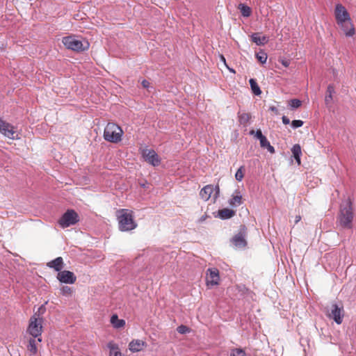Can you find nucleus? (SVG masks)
<instances>
[{
  "instance_id": "f257e3e1",
  "label": "nucleus",
  "mask_w": 356,
  "mask_h": 356,
  "mask_svg": "<svg viewBox=\"0 0 356 356\" xmlns=\"http://www.w3.org/2000/svg\"><path fill=\"white\" fill-rule=\"evenodd\" d=\"M119 229L122 232H128L134 229L137 223L134 220L133 212L128 209H122L116 212Z\"/></svg>"
},
{
  "instance_id": "f03ea898",
  "label": "nucleus",
  "mask_w": 356,
  "mask_h": 356,
  "mask_svg": "<svg viewBox=\"0 0 356 356\" xmlns=\"http://www.w3.org/2000/svg\"><path fill=\"white\" fill-rule=\"evenodd\" d=\"M62 42L66 49L77 52L86 51L90 47L88 40H79L74 35L63 37Z\"/></svg>"
},
{
  "instance_id": "7ed1b4c3",
  "label": "nucleus",
  "mask_w": 356,
  "mask_h": 356,
  "mask_svg": "<svg viewBox=\"0 0 356 356\" xmlns=\"http://www.w3.org/2000/svg\"><path fill=\"white\" fill-rule=\"evenodd\" d=\"M42 323L43 318L35 313L31 317L27 328V332L33 337L37 338L38 342H42Z\"/></svg>"
},
{
  "instance_id": "20e7f679",
  "label": "nucleus",
  "mask_w": 356,
  "mask_h": 356,
  "mask_svg": "<svg viewBox=\"0 0 356 356\" xmlns=\"http://www.w3.org/2000/svg\"><path fill=\"white\" fill-rule=\"evenodd\" d=\"M123 131L118 124L108 122L104 131V138L110 143H118L122 140Z\"/></svg>"
},
{
  "instance_id": "39448f33",
  "label": "nucleus",
  "mask_w": 356,
  "mask_h": 356,
  "mask_svg": "<svg viewBox=\"0 0 356 356\" xmlns=\"http://www.w3.org/2000/svg\"><path fill=\"white\" fill-rule=\"evenodd\" d=\"M353 218L352 202L348 199L345 204L341 206L339 220L341 225L346 227H350Z\"/></svg>"
},
{
  "instance_id": "423d86ee",
  "label": "nucleus",
  "mask_w": 356,
  "mask_h": 356,
  "mask_svg": "<svg viewBox=\"0 0 356 356\" xmlns=\"http://www.w3.org/2000/svg\"><path fill=\"white\" fill-rule=\"evenodd\" d=\"M79 221L78 213L73 209H68L58 220V224L62 228H66L74 225Z\"/></svg>"
},
{
  "instance_id": "0eeeda50",
  "label": "nucleus",
  "mask_w": 356,
  "mask_h": 356,
  "mask_svg": "<svg viewBox=\"0 0 356 356\" xmlns=\"http://www.w3.org/2000/svg\"><path fill=\"white\" fill-rule=\"evenodd\" d=\"M214 191H216V193L213 196V202H215L219 195V186H216L214 187L212 184H208L204 186L200 191V197L202 200L207 202L211 197V195L213 193Z\"/></svg>"
},
{
  "instance_id": "6e6552de",
  "label": "nucleus",
  "mask_w": 356,
  "mask_h": 356,
  "mask_svg": "<svg viewBox=\"0 0 356 356\" xmlns=\"http://www.w3.org/2000/svg\"><path fill=\"white\" fill-rule=\"evenodd\" d=\"M0 133L11 140L19 138L18 134L14 126L0 118Z\"/></svg>"
},
{
  "instance_id": "1a4fd4ad",
  "label": "nucleus",
  "mask_w": 356,
  "mask_h": 356,
  "mask_svg": "<svg viewBox=\"0 0 356 356\" xmlns=\"http://www.w3.org/2000/svg\"><path fill=\"white\" fill-rule=\"evenodd\" d=\"M220 283L219 270L216 268H209L206 273V284L209 288L218 286Z\"/></svg>"
},
{
  "instance_id": "9d476101",
  "label": "nucleus",
  "mask_w": 356,
  "mask_h": 356,
  "mask_svg": "<svg viewBox=\"0 0 356 356\" xmlns=\"http://www.w3.org/2000/svg\"><path fill=\"white\" fill-rule=\"evenodd\" d=\"M327 316L333 319L337 324H341L343 317V306H338L337 304H332L330 310L328 311Z\"/></svg>"
},
{
  "instance_id": "9b49d317",
  "label": "nucleus",
  "mask_w": 356,
  "mask_h": 356,
  "mask_svg": "<svg viewBox=\"0 0 356 356\" xmlns=\"http://www.w3.org/2000/svg\"><path fill=\"white\" fill-rule=\"evenodd\" d=\"M142 154L145 161L153 166H158L161 163V160L158 154L153 149H143Z\"/></svg>"
},
{
  "instance_id": "f8f14e48",
  "label": "nucleus",
  "mask_w": 356,
  "mask_h": 356,
  "mask_svg": "<svg viewBox=\"0 0 356 356\" xmlns=\"http://www.w3.org/2000/svg\"><path fill=\"white\" fill-rule=\"evenodd\" d=\"M334 15L337 23L344 22L346 20L350 19V15L347 10L343 5L340 3L337 4L334 10Z\"/></svg>"
},
{
  "instance_id": "ddd939ff",
  "label": "nucleus",
  "mask_w": 356,
  "mask_h": 356,
  "mask_svg": "<svg viewBox=\"0 0 356 356\" xmlns=\"http://www.w3.org/2000/svg\"><path fill=\"white\" fill-rule=\"evenodd\" d=\"M57 279L62 283L74 284L76 277L74 274L70 270H63L58 273Z\"/></svg>"
},
{
  "instance_id": "4468645a",
  "label": "nucleus",
  "mask_w": 356,
  "mask_h": 356,
  "mask_svg": "<svg viewBox=\"0 0 356 356\" xmlns=\"http://www.w3.org/2000/svg\"><path fill=\"white\" fill-rule=\"evenodd\" d=\"M147 346V343L140 339H133L129 343V349L132 353H137L143 350Z\"/></svg>"
},
{
  "instance_id": "2eb2a0df",
  "label": "nucleus",
  "mask_w": 356,
  "mask_h": 356,
  "mask_svg": "<svg viewBox=\"0 0 356 356\" xmlns=\"http://www.w3.org/2000/svg\"><path fill=\"white\" fill-rule=\"evenodd\" d=\"M341 28L346 36L350 37L355 34V29L350 19L344 21V22L337 23Z\"/></svg>"
},
{
  "instance_id": "dca6fc26",
  "label": "nucleus",
  "mask_w": 356,
  "mask_h": 356,
  "mask_svg": "<svg viewBox=\"0 0 356 356\" xmlns=\"http://www.w3.org/2000/svg\"><path fill=\"white\" fill-rule=\"evenodd\" d=\"M228 202L232 207H237L241 205L243 203V201L241 192L238 190L235 191L232 195V197L229 200Z\"/></svg>"
},
{
  "instance_id": "f3484780",
  "label": "nucleus",
  "mask_w": 356,
  "mask_h": 356,
  "mask_svg": "<svg viewBox=\"0 0 356 356\" xmlns=\"http://www.w3.org/2000/svg\"><path fill=\"white\" fill-rule=\"evenodd\" d=\"M232 242L236 248H244L247 245V242L245 239V234L242 232H239L238 234H236L232 238Z\"/></svg>"
},
{
  "instance_id": "a211bd4d",
  "label": "nucleus",
  "mask_w": 356,
  "mask_h": 356,
  "mask_svg": "<svg viewBox=\"0 0 356 356\" xmlns=\"http://www.w3.org/2000/svg\"><path fill=\"white\" fill-rule=\"evenodd\" d=\"M47 266L51 268H54L56 271L59 273L64 267L63 259L61 257H58L55 259L48 262Z\"/></svg>"
},
{
  "instance_id": "6ab92c4d",
  "label": "nucleus",
  "mask_w": 356,
  "mask_h": 356,
  "mask_svg": "<svg viewBox=\"0 0 356 356\" xmlns=\"http://www.w3.org/2000/svg\"><path fill=\"white\" fill-rule=\"evenodd\" d=\"M236 214V211L234 210L225 208L218 210V216L222 220L229 219L234 217Z\"/></svg>"
},
{
  "instance_id": "aec40b11",
  "label": "nucleus",
  "mask_w": 356,
  "mask_h": 356,
  "mask_svg": "<svg viewBox=\"0 0 356 356\" xmlns=\"http://www.w3.org/2000/svg\"><path fill=\"white\" fill-rule=\"evenodd\" d=\"M40 342L37 341V338L32 337L29 340L27 350L31 355H35L38 353V344Z\"/></svg>"
},
{
  "instance_id": "412c9836",
  "label": "nucleus",
  "mask_w": 356,
  "mask_h": 356,
  "mask_svg": "<svg viewBox=\"0 0 356 356\" xmlns=\"http://www.w3.org/2000/svg\"><path fill=\"white\" fill-rule=\"evenodd\" d=\"M291 152L294 159H296L298 165H300V156L302 155L301 147L299 144H296L293 146Z\"/></svg>"
},
{
  "instance_id": "4be33fe9",
  "label": "nucleus",
  "mask_w": 356,
  "mask_h": 356,
  "mask_svg": "<svg viewBox=\"0 0 356 356\" xmlns=\"http://www.w3.org/2000/svg\"><path fill=\"white\" fill-rule=\"evenodd\" d=\"M107 346L109 349V356H122L118 344L113 341H110Z\"/></svg>"
},
{
  "instance_id": "5701e85b",
  "label": "nucleus",
  "mask_w": 356,
  "mask_h": 356,
  "mask_svg": "<svg viewBox=\"0 0 356 356\" xmlns=\"http://www.w3.org/2000/svg\"><path fill=\"white\" fill-rule=\"evenodd\" d=\"M111 323L115 328H122L125 325V321L119 319L117 314H113L111 318Z\"/></svg>"
},
{
  "instance_id": "b1692460",
  "label": "nucleus",
  "mask_w": 356,
  "mask_h": 356,
  "mask_svg": "<svg viewBox=\"0 0 356 356\" xmlns=\"http://www.w3.org/2000/svg\"><path fill=\"white\" fill-rule=\"evenodd\" d=\"M251 38L252 41L257 45H264L268 42V39L266 36L261 37L258 33H253Z\"/></svg>"
},
{
  "instance_id": "393cba45",
  "label": "nucleus",
  "mask_w": 356,
  "mask_h": 356,
  "mask_svg": "<svg viewBox=\"0 0 356 356\" xmlns=\"http://www.w3.org/2000/svg\"><path fill=\"white\" fill-rule=\"evenodd\" d=\"M334 93V87L333 85H329L327 88L325 102L327 105L330 104L332 102V95Z\"/></svg>"
},
{
  "instance_id": "a878e982",
  "label": "nucleus",
  "mask_w": 356,
  "mask_h": 356,
  "mask_svg": "<svg viewBox=\"0 0 356 356\" xmlns=\"http://www.w3.org/2000/svg\"><path fill=\"white\" fill-rule=\"evenodd\" d=\"M249 83L252 89V92L256 95H260L261 94V90L258 86L256 80L254 79H250L249 80Z\"/></svg>"
},
{
  "instance_id": "bb28decb",
  "label": "nucleus",
  "mask_w": 356,
  "mask_h": 356,
  "mask_svg": "<svg viewBox=\"0 0 356 356\" xmlns=\"http://www.w3.org/2000/svg\"><path fill=\"white\" fill-rule=\"evenodd\" d=\"M251 118V115L248 113H238V121L242 124H247Z\"/></svg>"
},
{
  "instance_id": "cd10ccee",
  "label": "nucleus",
  "mask_w": 356,
  "mask_h": 356,
  "mask_svg": "<svg viewBox=\"0 0 356 356\" xmlns=\"http://www.w3.org/2000/svg\"><path fill=\"white\" fill-rule=\"evenodd\" d=\"M238 8L243 17H249L251 15V9L246 5L241 3L238 6Z\"/></svg>"
},
{
  "instance_id": "c85d7f7f",
  "label": "nucleus",
  "mask_w": 356,
  "mask_h": 356,
  "mask_svg": "<svg viewBox=\"0 0 356 356\" xmlns=\"http://www.w3.org/2000/svg\"><path fill=\"white\" fill-rule=\"evenodd\" d=\"M288 104L291 109H294L300 107L302 102L298 99H292L288 102Z\"/></svg>"
},
{
  "instance_id": "c756f323",
  "label": "nucleus",
  "mask_w": 356,
  "mask_h": 356,
  "mask_svg": "<svg viewBox=\"0 0 356 356\" xmlns=\"http://www.w3.org/2000/svg\"><path fill=\"white\" fill-rule=\"evenodd\" d=\"M257 59L262 64L266 63L267 60V54L263 51H260L256 54Z\"/></svg>"
},
{
  "instance_id": "7c9ffc66",
  "label": "nucleus",
  "mask_w": 356,
  "mask_h": 356,
  "mask_svg": "<svg viewBox=\"0 0 356 356\" xmlns=\"http://www.w3.org/2000/svg\"><path fill=\"white\" fill-rule=\"evenodd\" d=\"M245 168L241 166L235 174V178L237 181H241L244 177Z\"/></svg>"
},
{
  "instance_id": "2f4dec72",
  "label": "nucleus",
  "mask_w": 356,
  "mask_h": 356,
  "mask_svg": "<svg viewBox=\"0 0 356 356\" xmlns=\"http://www.w3.org/2000/svg\"><path fill=\"white\" fill-rule=\"evenodd\" d=\"M230 356H245V353L242 348H234L232 350Z\"/></svg>"
},
{
  "instance_id": "473e14b6",
  "label": "nucleus",
  "mask_w": 356,
  "mask_h": 356,
  "mask_svg": "<svg viewBox=\"0 0 356 356\" xmlns=\"http://www.w3.org/2000/svg\"><path fill=\"white\" fill-rule=\"evenodd\" d=\"M177 330L179 334H186L190 332V329L184 325L178 326Z\"/></svg>"
},
{
  "instance_id": "72a5a7b5",
  "label": "nucleus",
  "mask_w": 356,
  "mask_h": 356,
  "mask_svg": "<svg viewBox=\"0 0 356 356\" xmlns=\"http://www.w3.org/2000/svg\"><path fill=\"white\" fill-rule=\"evenodd\" d=\"M303 121L300 120H294L291 122V126L293 128L296 129L303 125Z\"/></svg>"
},
{
  "instance_id": "f704fd0d",
  "label": "nucleus",
  "mask_w": 356,
  "mask_h": 356,
  "mask_svg": "<svg viewBox=\"0 0 356 356\" xmlns=\"http://www.w3.org/2000/svg\"><path fill=\"white\" fill-rule=\"evenodd\" d=\"M60 291H61L62 294L65 295V296H69V295H71V293H72L71 288L69 286H63L61 288Z\"/></svg>"
},
{
  "instance_id": "c9c22d12",
  "label": "nucleus",
  "mask_w": 356,
  "mask_h": 356,
  "mask_svg": "<svg viewBox=\"0 0 356 356\" xmlns=\"http://www.w3.org/2000/svg\"><path fill=\"white\" fill-rule=\"evenodd\" d=\"M259 141H260L261 147H264V148H266L268 146V144L270 143L266 136L263 138H261V140H259Z\"/></svg>"
},
{
  "instance_id": "e433bc0d",
  "label": "nucleus",
  "mask_w": 356,
  "mask_h": 356,
  "mask_svg": "<svg viewBox=\"0 0 356 356\" xmlns=\"http://www.w3.org/2000/svg\"><path fill=\"white\" fill-rule=\"evenodd\" d=\"M255 136L259 140H261V138H264L265 136L262 134L261 133V131L260 129H258L257 131H256V134H255Z\"/></svg>"
},
{
  "instance_id": "4c0bfd02",
  "label": "nucleus",
  "mask_w": 356,
  "mask_h": 356,
  "mask_svg": "<svg viewBox=\"0 0 356 356\" xmlns=\"http://www.w3.org/2000/svg\"><path fill=\"white\" fill-rule=\"evenodd\" d=\"M269 152L271 154L275 153V148L269 143L268 144V146L266 147Z\"/></svg>"
},
{
  "instance_id": "58836bf2",
  "label": "nucleus",
  "mask_w": 356,
  "mask_h": 356,
  "mask_svg": "<svg viewBox=\"0 0 356 356\" xmlns=\"http://www.w3.org/2000/svg\"><path fill=\"white\" fill-rule=\"evenodd\" d=\"M282 120L283 124H288L290 122L289 119L285 115L282 116Z\"/></svg>"
},
{
  "instance_id": "ea45409f",
  "label": "nucleus",
  "mask_w": 356,
  "mask_h": 356,
  "mask_svg": "<svg viewBox=\"0 0 356 356\" xmlns=\"http://www.w3.org/2000/svg\"><path fill=\"white\" fill-rule=\"evenodd\" d=\"M280 63L284 66V67H288L289 65V61L287 60H284V59H282L280 60Z\"/></svg>"
},
{
  "instance_id": "a19ab883",
  "label": "nucleus",
  "mask_w": 356,
  "mask_h": 356,
  "mask_svg": "<svg viewBox=\"0 0 356 356\" xmlns=\"http://www.w3.org/2000/svg\"><path fill=\"white\" fill-rule=\"evenodd\" d=\"M149 82L147 80H143L142 81V86L145 88H148L149 86Z\"/></svg>"
},
{
  "instance_id": "79ce46f5",
  "label": "nucleus",
  "mask_w": 356,
  "mask_h": 356,
  "mask_svg": "<svg viewBox=\"0 0 356 356\" xmlns=\"http://www.w3.org/2000/svg\"><path fill=\"white\" fill-rule=\"evenodd\" d=\"M270 110L277 115L279 114V111H278L277 108L274 106H270Z\"/></svg>"
},
{
  "instance_id": "37998d69",
  "label": "nucleus",
  "mask_w": 356,
  "mask_h": 356,
  "mask_svg": "<svg viewBox=\"0 0 356 356\" xmlns=\"http://www.w3.org/2000/svg\"><path fill=\"white\" fill-rule=\"evenodd\" d=\"M301 220V216L300 215H298L295 218V223L297 224L298 222H300Z\"/></svg>"
},
{
  "instance_id": "c03bdc74",
  "label": "nucleus",
  "mask_w": 356,
  "mask_h": 356,
  "mask_svg": "<svg viewBox=\"0 0 356 356\" xmlns=\"http://www.w3.org/2000/svg\"><path fill=\"white\" fill-rule=\"evenodd\" d=\"M221 60H223L224 62H225V58L223 56H221Z\"/></svg>"
},
{
  "instance_id": "a18cd8bd",
  "label": "nucleus",
  "mask_w": 356,
  "mask_h": 356,
  "mask_svg": "<svg viewBox=\"0 0 356 356\" xmlns=\"http://www.w3.org/2000/svg\"><path fill=\"white\" fill-rule=\"evenodd\" d=\"M254 133V130H252V131H250V134H253Z\"/></svg>"
}]
</instances>
